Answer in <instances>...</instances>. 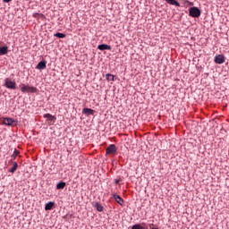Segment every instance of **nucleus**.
<instances>
[{
  "instance_id": "nucleus-1",
  "label": "nucleus",
  "mask_w": 229,
  "mask_h": 229,
  "mask_svg": "<svg viewBox=\"0 0 229 229\" xmlns=\"http://www.w3.org/2000/svg\"><path fill=\"white\" fill-rule=\"evenodd\" d=\"M21 90L23 94H37L38 92V89L37 87L26 85V84H21L20 85Z\"/></svg>"
},
{
  "instance_id": "nucleus-2",
  "label": "nucleus",
  "mask_w": 229,
  "mask_h": 229,
  "mask_svg": "<svg viewBox=\"0 0 229 229\" xmlns=\"http://www.w3.org/2000/svg\"><path fill=\"white\" fill-rule=\"evenodd\" d=\"M189 15L190 17H193L194 19H198L201 16V10L199 8L193 6L190 7L189 9Z\"/></svg>"
},
{
  "instance_id": "nucleus-3",
  "label": "nucleus",
  "mask_w": 229,
  "mask_h": 229,
  "mask_svg": "<svg viewBox=\"0 0 229 229\" xmlns=\"http://www.w3.org/2000/svg\"><path fill=\"white\" fill-rule=\"evenodd\" d=\"M4 87H6V89H10L11 90H15V89H17V83L7 78L5 79Z\"/></svg>"
},
{
  "instance_id": "nucleus-4",
  "label": "nucleus",
  "mask_w": 229,
  "mask_h": 229,
  "mask_svg": "<svg viewBox=\"0 0 229 229\" xmlns=\"http://www.w3.org/2000/svg\"><path fill=\"white\" fill-rule=\"evenodd\" d=\"M106 155H115L117 153V147L115 144L109 145L106 149Z\"/></svg>"
},
{
  "instance_id": "nucleus-5",
  "label": "nucleus",
  "mask_w": 229,
  "mask_h": 229,
  "mask_svg": "<svg viewBox=\"0 0 229 229\" xmlns=\"http://www.w3.org/2000/svg\"><path fill=\"white\" fill-rule=\"evenodd\" d=\"M225 60L226 58L223 55H217L215 56V63L218 64V65L225 64Z\"/></svg>"
},
{
  "instance_id": "nucleus-6",
  "label": "nucleus",
  "mask_w": 229,
  "mask_h": 229,
  "mask_svg": "<svg viewBox=\"0 0 229 229\" xmlns=\"http://www.w3.org/2000/svg\"><path fill=\"white\" fill-rule=\"evenodd\" d=\"M99 51H112V46L106 44H101L98 46Z\"/></svg>"
},
{
  "instance_id": "nucleus-7",
  "label": "nucleus",
  "mask_w": 229,
  "mask_h": 229,
  "mask_svg": "<svg viewBox=\"0 0 229 229\" xmlns=\"http://www.w3.org/2000/svg\"><path fill=\"white\" fill-rule=\"evenodd\" d=\"M112 196H113L114 199L115 201H117L119 205H121V207H123V205H124V199H122L121 196H119V195H117L115 193H113Z\"/></svg>"
},
{
  "instance_id": "nucleus-8",
  "label": "nucleus",
  "mask_w": 229,
  "mask_h": 229,
  "mask_svg": "<svg viewBox=\"0 0 229 229\" xmlns=\"http://www.w3.org/2000/svg\"><path fill=\"white\" fill-rule=\"evenodd\" d=\"M47 62L46 61H40L38 65L36 66V69H38V71H44V69H46Z\"/></svg>"
},
{
  "instance_id": "nucleus-9",
  "label": "nucleus",
  "mask_w": 229,
  "mask_h": 229,
  "mask_svg": "<svg viewBox=\"0 0 229 229\" xmlns=\"http://www.w3.org/2000/svg\"><path fill=\"white\" fill-rule=\"evenodd\" d=\"M94 113H95V111L91 108L85 107L82 109V114L87 116L94 115Z\"/></svg>"
},
{
  "instance_id": "nucleus-10",
  "label": "nucleus",
  "mask_w": 229,
  "mask_h": 229,
  "mask_svg": "<svg viewBox=\"0 0 229 229\" xmlns=\"http://www.w3.org/2000/svg\"><path fill=\"white\" fill-rule=\"evenodd\" d=\"M13 123H15V119H13V118H4V124H5L6 126H12V124H13Z\"/></svg>"
},
{
  "instance_id": "nucleus-11",
  "label": "nucleus",
  "mask_w": 229,
  "mask_h": 229,
  "mask_svg": "<svg viewBox=\"0 0 229 229\" xmlns=\"http://www.w3.org/2000/svg\"><path fill=\"white\" fill-rule=\"evenodd\" d=\"M4 55H8V47H0V56H3Z\"/></svg>"
},
{
  "instance_id": "nucleus-12",
  "label": "nucleus",
  "mask_w": 229,
  "mask_h": 229,
  "mask_svg": "<svg viewBox=\"0 0 229 229\" xmlns=\"http://www.w3.org/2000/svg\"><path fill=\"white\" fill-rule=\"evenodd\" d=\"M106 80H107V81H115V76L112 73H106Z\"/></svg>"
},
{
  "instance_id": "nucleus-13",
  "label": "nucleus",
  "mask_w": 229,
  "mask_h": 229,
  "mask_svg": "<svg viewBox=\"0 0 229 229\" xmlns=\"http://www.w3.org/2000/svg\"><path fill=\"white\" fill-rule=\"evenodd\" d=\"M44 119H48V121H55L56 117L53 116L51 114H45L43 115Z\"/></svg>"
},
{
  "instance_id": "nucleus-14",
  "label": "nucleus",
  "mask_w": 229,
  "mask_h": 229,
  "mask_svg": "<svg viewBox=\"0 0 229 229\" xmlns=\"http://www.w3.org/2000/svg\"><path fill=\"white\" fill-rule=\"evenodd\" d=\"M168 4H172L174 6L180 7V4L176 0H165Z\"/></svg>"
},
{
  "instance_id": "nucleus-15",
  "label": "nucleus",
  "mask_w": 229,
  "mask_h": 229,
  "mask_svg": "<svg viewBox=\"0 0 229 229\" xmlns=\"http://www.w3.org/2000/svg\"><path fill=\"white\" fill-rule=\"evenodd\" d=\"M95 208H97L98 212H103L104 210V207L99 204L98 202H96L95 205H94Z\"/></svg>"
},
{
  "instance_id": "nucleus-16",
  "label": "nucleus",
  "mask_w": 229,
  "mask_h": 229,
  "mask_svg": "<svg viewBox=\"0 0 229 229\" xmlns=\"http://www.w3.org/2000/svg\"><path fill=\"white\" fill-rule=\"evenodd\" d=\"M18 167H19V164H17V162H13V167L9 170V173H15Z\"/></svg>"
},
{
  "instance_id": "nucleus-17",
  "label": "nucleus",
  "mask_w": 229,
  "mask_h": 229,
  "mask_svg": "<svg viewBox=\"0 0 229 229\" xmlns=\"http://www.w3.org/2000/svg\"><path fill=\"white\" fill-rule=\"evenodd\" d=\"M54 206H55V202L50 201L46 204L45 210H51V208H53Z\"/></svg>"
},
{
  "instance_id": "nucleus-18",
  "label": "nucleus",
  "mask_w": 229,
  "mask_h": 229,
  "mask_svg": "<svg viewBox=\"0 0 229 229\" xmlns=\"http://www.w3.org/2000/svg\"><path fill=\"white\" fill-rule=\"evenodd\" d=\"M65 185H66L65 182H60L57 183L56 189H58V190L65 189Z\"/></svg>"
},
{
  "instance_id": "nucleus-19",
  "label": "nucleus",
  "mask_w": 229,
  "mask_h": 229,
  "mask_svg": "<svg viewBox=\"0 0 229 229\" xmlns=\"http://www.w3.org/2000/svg\"><path fill=\"white\" fill-rule=\"evenodd\" d=\"M19 153H21V151H19L17 148H15L13 155H12L13 160H15V158H17Z\"/></svg>"
},
{
  "instance_id": "nucleus-20",
  "label": "nucleus",
  "mask_w": 229,
  "mask_h": 229,
  "mask_svg": "<svg viewBox=\"0 0 229 229\" xmlns=\"http://www.w3.org/2000/svg\"><path fill=\"white\" fill-rule=\"evenodd\" d=\"M54 37H56L57 38H65V34L57 32L54 34Z\"/></svg>"
},
{
  "instance_id": "nucleus-21",
  "label": "nucleus",
  "mask_w": 229,
  "mask_h": 229,
  "mask_svg": "<svg viewBox=\"0 0 229 229\" xmlns=\"http://www.w3.org/2000/svg\"><path fill=\"white\" fill-rule=\"evenodd\" d=\"M153 226H155L154 224H149V225H148V228H150V229H151V228H155V227H153Z\"/></svg>"
},
{
  "instance_id": "nucleus-22",
  "label": "nucleus",
  "mask_w": 229,
  "mask_h": 229,
  "mask_svg": "<svg viewBox=\"0 0 229 229\" xmlns=\"http://www.w3.org/2000/svg\"><path fill=\"white\" fill-rule=\"evenodd\" d=\"M121 182V179H116V180H114V183H119Z\"/></svg>"
},
{
  "instance_id": "nucleus-23",
  "label": "nucleus",
  "mask_w": 229,
  "mask_h": 229,
  "mask_svg": "<svg viewBox=\"0 0 229 229\" xmlns=\"http://www.w3.org/2000/svg\"><path fill=\"white\" fill-rule=\"evenodd\" d=\"M12 0H3L4 3H11Z\"/></svg>"
}]
</instances>
